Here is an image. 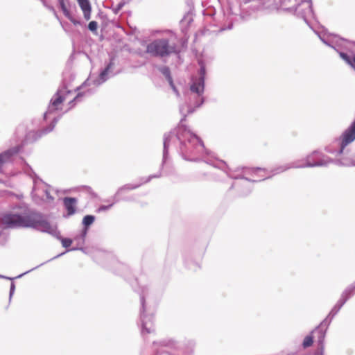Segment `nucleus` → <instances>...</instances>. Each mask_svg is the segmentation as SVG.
I'll use <instances>...</instances> for the list:
<instances>
[{
    "mask_svg": "<svg viewBox=\"0 0 355 355\" xmlns=\"http://www.w3.org/2000/svg\"><path fill=\"white\" fill-rule=\"evenodd\" d=\"M193 21V15L191 12H187L180 21L182 26H188ZM182 31L184 33L186 28L182 27Z\"/></svg>",
    "mask_w": 355,
    "mask_h": 355,
    "instance_id": "nucleus-12",
    "label": "nucleus"
},
{
    "mask_svg": "<svg viewBox=\"0 0 355 355\" xmlns=\"http://www.w3.org/2000/svg\"><path fill=\"white\" fill-rule=\"evenodd\" d=\"M162 72L166 76L167 80L168 81L169 84L173 87V89H175V85L173 84L172 78L171 76L170 71H169L168 68H167V67L162 68Z\"/></svg>",
    "mask_w": 355,
    "mask_h": 355,
    "instance_id": "nucleus-15",
    "label": "nucleus"
},
{
    "mask_svg": "<svg viewBox=\"0 0 355 355\" xmlns=\"http://www.w3.org/2000/svg\"><path fill=\"white\" fill-rule=\"evenodd\" d=\"M70 92L60 91L58 92L53 98L51 100V105L54 110L61 109L60 105L64 102L68 101L69 103H71L76 98V96L69 98Z\"/></svg>",
    "mask_w": 355,
    "mask_h": 355,
    "instance_id": "nucleus-7",
    "label": "nucleus"
},
{
    "mask_svg": "<svg viewBox=\"0 0 355 355\" xmlns=\"http://www.w3.org/2000/svg\"><path fill=\"white\" fill-rule=\"evenodd\" d=\"M73 24H78L79 22L74 19L73 17L71 16V19H69Z\"/></svg>",
    "mask_w": 355,
    "mask_h": 355,
    "instance_id": "nucleus-24",
    "label": "nucleus"
},
{
    "mask_svg": "<svg viewBox=\"0 0 355 355\" xmlns=\"http://www.w3.org/2000/svg\"><path fill=\"white\" fill-rule=\"evenodd\" d=\"M166 141H165L164 142V146H166Z\"/></svg>",
    "mask_w": 355,
    "mask_h": 355,
    "instance_id": "nucleus-27",
    "label": "nucleus"
},
{
    "mask_svg": "<svg viewBox=\"0 0 355 355\" xmlns=\"http://www.w3.org/2000/svg\"><path fill=\"white\" fill-rule=\"evenodd\" d=\"M62 245L64 247V248H68V247H70L72 244V240L70 239H63L62 240Z\"/></svg>",
    "mask_w": 355,
    "mask_h": 355,
    "instance_id": "nucleus-21",
    "label": "nucleus"
},
{
    "mask_svg": "<svg viewBox=\"0 0 355 355\" xmlns=\"http://www.w3.org/2000/svg\"><path fill=\"white\" fill-rule=\"evenodd\" d=\"M64 207L68 215H72L76 212V200L74 198H64L63 200Z\"/></svg>",
    "mask_w": 355,
    "mask_h": 355,
    "instance_id": "nucleus-11",
    "label": "nucleus"
},
{
    "mask_svg": "<svg viewBox=\"0 0 355 355\" xmlns=\"http://www.w3.org/2000/svg\"><path fill=\"white\" fill-rule=\"evenodd\" d=\"M80 7L81 8L84 17L86 20H89L91 17V5L89 0H77Z\"/></svg>",
    "mask_w": 355,
    "mask_h": 355,
    "instance_id": "nucleus-10",
    "label": "nucleus"
},
{
    "mask_svg": "<svg viewBox=\"0 0 355 355\" xmlns=\"http://www.w3.org/2000/svg\"><path fill=\"white\" fill-rule=\"evenodd\" d=\"M189 349L184 352L185 354H191L193 352V349L194 347V343L193 341H189Z\"/></svg>",
    "mask_w": 355,
    "mask_h": 355,
    "instance_id": "nucleus-22",
    "label": "nucleus"
},
{
    "mask_svg": "<svg viewBox=\"0 0 355 355\" xmlns=\"http://www.w3.org/2000/svg\"><path fill=\"white\" fill-rule=\"evenodd\" d=\"M97 27H98V24H97V22L95 21H92L88 24V28L91 31H93V32H94L97 30Z\"/></svg>",
    "mask_w": 355,
    "mask_h": 355,
    "instance_id": "nucleus-20",
    "label": "nucleus"
},
{
    "mask_svg": "<svg viewBox=\"0 0 355 355\" xmlns=\"http://www.w3.org/2000/svg\"><path fill=\"white\" fill-rule=\"evenodd\" d=\"M313 336H307L305 337L304 341H303V343H302V346L304 348H307L310 346L312 345L313 344Z\"/></svg>",
    "mask_w": 355,
    "mask_h": 355,
    "instance_id": "nucleus-18",
    "label": "nucleus"
},
{
    "mask_svg": "<svg viewBox=\"0 0 355 355\" xmlns=\"http://www.w3.org/2000/svg\"><path fill=\"white\" fill-rule=\"evenodd\" d=\"M113 63L110 62L107 64V66L105 67V69L100 73L99 78L101 80V83H103L107 79V76L109 73V71L112 67Z\"/></svg>",
    "mask_w": 355,
    "mask_h": 355,
    "instance_id": "nucleus-13",
    "label": "nucleus"
},
{
    "mask_svg": "<svg viewBox=\"0 0 355 355\" xmlns=\"http://www.w3.org/2000/svg\"><path fill=\"white\" fill-rule=\"evenodd\" d=\"M122 7V4L119 5V8H121Z\"/></svg>",
    "mask_w": 355,
    "mask_h": 355,
    "instance_id": "nucleus-26",
    "label": "nucleus"
},
{
    "mask_svg": "<svg viewBox=\"0 0 355 355\" xmlns=\"http://www.w3.org/2000/svg\"><path fill=\"white\" fill-rule=\"evenodd\" d=\"M279 3L282 10L302 18L309 25L308 20L314 15L311 0H280Z\"/></svg>",
    "mask_w": 355,
    "mask_h": 355,
    "instance_id": "nucleus-4",
    "label": "nucleus"
},
{
    "mask_svg": "<svg viewBox=\"0 0 355 355\" xmlns=\"http://www.w3.org/2000/svg\"><path fill=\"white\" fill-rule=\"evenodd\" d=\"M138 186H132V185H125L123 186V187L120 188L119 190H118V193H122L123 191H125V190H131V189H135L136 188H137Z\"/></svg>",
    "mask_w": 355,
    "mask_h": 355,
    "instance_id": "nucleus-19",
    "label": "nucleus"
},
{
    "mask_svg": "<svg viewBox=\"0 0 355 355\" xmlns=\"http://www.w3.org/2000/svg\"><path fill=\"white\" fill-rule=\"evenodd\" d=\"M237 178H239V177H238ZM239 178H241V179H244V180H245V184H244V185H245V184H246V183H248V182H257V181H258V180H250V179H248V178L244 177V175H241V176L239 177Z\"/></svg>",
    "mask_w": 355,
    "mask_h": 355,
    "instance_id": "nucleus-23",
    "label": "nucleus"
},
{
    "mask_svg": "<svg viewBox=\"0 0 355 355\" xmlns=\"http://www.w3.org/2000/svg\"><path fill=\"white\" fill-rule=\"evenodd\" d=\"M250 192V191H247V192H244V193H243V194H244V195H247V194H248V193H249Z\"/></svg>",
    "mask_w": 355,
    "mask_h": 355,
    "instance_id": "nucleus-25",
    "label": "nucleus"
},
{
    "mask_svg": "<svg viewBox=\"0 0 355 355\" xmlns=\"http://www.w3.org/2000/svg\"><path fill=\"white\" fill-rule=\"evenodd\" d=\"M35 222L29 227L36 228L40 231L52 233L54 232L53 227L38 213L34 211Z\"/></svg>",
    "mask_w": 355,
    "mask_h": 355,
    "instance_id": "nucleus-8",
    "label": "nucleus"
},
{
    "mask_svg": "<svg viewBox=\"0 0 355 355\" xmlns=\"http://www.w3.org/2000/svg\"><path fill=\"white\" fill-rule=\"evenodd\" d=\"M94 220L95 217L94 216L87 215L83 218V223L86 227H87L94 223Z\"/></svg>",
    "mask_w": 355,
    "mask_h": 355,
    "instance_id": "nucleus-16",
    "label": "nucleus"
},
{
    "mask_svg": "<svg viewBox=\"0 0 355 355\" xmlns=\"http://www.w3.org/2000/svg\"><path fill=\"white\" fill-rule=\"evenodd\" d=\"M315 32L324 44L334 49L339 53L340 57L355 71V55L352 57L346 53L338 51V50L336 49V46L334 45V42L331 38V35L327 34L324 31Z\"/></svg>",
    "mask_w": 355,
    "mask_h": 355,
    "instance_id": "nucleus-6",
    "label": "nucleus"
},
{
    "mask_svg": "<svg viewBox=\"0 0 355 355\" xmlns=\"http://www.w3.org/2000/svg\"><path fill=\"white\" fill-rule=\"evenodd\" d=\"M198 64L200 69L198 76L191 78L189 89L184 93V101L180 109L183 119L179 122V147L183 155L190 154L192 156L188 159L195 162L204 161L211 164L212 159L214 158V153L205 147L200 137L183 124L187 115L194 112L205 101V65L202 59L198 60Z\"/></svg>",
    "mask_w": 355,
    "mask_h": 355,
    "instance_id": "nucleus-1",
    "label": "nucleus"
},
{
    "mask_svg": "<svg viewBox=\"0 0 355 355\" xmlns=\"http://www.w3.org/2000/svg\"><path fill=\"white\" fill-rule=\"evenodd\" d=\"M323 325H321L320 327H318L314 331L318 333V343L320 344H322L323 341H324V337H325V333H326V330H323L321 327H322Z\"/></svg>",
    "mask_w": 355,
    "mask_h": 355,
    "instance_id": "nucleus-14",
    "label": "nucleus"
},
{
    "mask_svg": "<svg viewBox=\"0 0 355 355\" xmlns=\"http://www.w3.org/2000/svg\"><path fill=\"white\" fill-rule=\"evenodd\" d=\"M175 51L167 39H157L146 46V53L154 57H165Z\"/></svg>",
    "mask_w": 355,
    "mask_h": 355,
    "instance_id": "nucleus-5",
    "label": "nucleus"
},
{
    "mask_svg": "<svg viewBox=\"0 0 355 355\" xmlns=\"http://www.w3.org/2000/svg\"><path fill=\"white\" fill-rule=\"evenodd\" d=\"M60 8H61L62 11L63 12L64 15L68 19H71V15L69 10H68V8H67V6H66V5L64 3V0H60Z\"/></svg>",
    "mask_w": 355,
    "mask_h": 355,
    "instance_id": "nucleus-17",
    "label": "nucleus"
},
{
    "mask_svg": "<svg viewBox=\"0 0 355 355\" xmlns=\"http://www.w3.org/2000/svg\"><path fill=\"white\" fill-rule=\"evenodd\" d=\"M347 301V297L342 298L340 297V300L338 301L336 304L333 307L331 311L327 317L322 322L321 325H329L331 322L333 318L338 313L342 306L345 304Z\"/></svg>",
    "mask_w": 355,
    "mask_h": 355,
    "instance_id": "nucleus-9",
    "label": "nucleus"
},
{
    "mask_svg": "<svg viewBox=\"0 0 355 355\" xmlns=\"http://www.w3.org/2000/svg\"><path fill=\"white\" fill-rule=\"evenodd\" d=\"M34 217V211L26 206H19L5 214L1 223L8 228H26L35 221Z\"/></svg>",
    "mask_w": 355,
    "mask_h": 355,
    "instance_id": "nucleus-3",
    "label": "nucleus"
},
{
    "mask_svg": "<svg viewBox=\"0 0 355 355\" xmlns=\"http://www.w3.org/2000/svg\"><path fill=\"white\" fill-rule=\"evenodd\" d=\"M334 162V160L333 159L324 155L320 151L315 150L309 155L304 160L289 163L274 168L270 171L272 173L271 175H269V172L266 169L262 168H247L244 173L246 175H254L258 174L259 173H263L264 175H261V177L263 178L262 180H265L290 168L304 167H325Z\"/></svg>",
    "mask_w": 355,
    "mask_h": 355,
    "instance_id": "nucleus-2",
    "label": "nucleus"
}]
</instances>
